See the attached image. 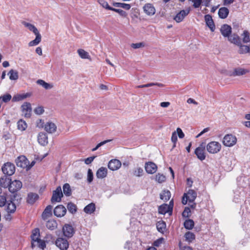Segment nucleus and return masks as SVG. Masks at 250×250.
Returning <instances> with one entry per match:
<instances>
[{"label":"nucleus","instance_id":"nucleus-39","mask_svg":"<svg viewBox=\"0 0 250 250\" xmlns=\"http://www.w3.org/2000/svg\"><path fill=\"white\" fill-rule=\"evenodd\" d=\"M11 80H17L19 78L18 72L17 70L11 69L8 73Z\"/></svg>","mask_w":250,"mask_h":250},{"label":"nucleus","instance_id":"nucleus-43","mask_svg":"<svg viewBox=\"0 0 250 250\" xmlns=\"http://www.w3.org/2000/svg\"><path fill=\"white\" fill-rule=\"evenodd\" d=\"M242 36L243 37L242 40L244 43H247L250 42V34L247 30L244 31L242 34Z\"/></svg>","mask_w":250,"mask_h":250},{"label":"nucleus","instance_id":"nucleus-4","mask_svg":"<svg viewBox=\"0 0 250 250\" xmlns=\"http://www.w3.org/2000/svg\"><path fill=\"white\" fill-rule=\"evenodd\" d=\"M236 142V137L230 134L226 135L223 138V143L226 146H232L235 145Z\"/></svg>","mask_w":250,"mask_h":250},{"label":"nucleus","instance_id":"nucleus-60","mask_svg":"<svg viewBox=\"0 0 250 250\" xmlns=\"http://www.w3.org/2000/svg\"><path fill=\"white\" fill-rule=\"evenodd\" d=\"M171 141L174 144V146H175V144L177 141V134L175 131L173 132L172 134L171 138Z\"/></svg>","mask_w":250,"mask_h":250},{"label":"nucleus","instance_id":"nucleus-59","mask_svg":"<svg viewBox=\"0 0 250 250\" xmlns=\"http://www.w3.org/2000/svg\"><path fill=\"white\" fill-rule=\"evenodd\" d=\"M99 2L104 8L106 9H108V7H110L108 3L104 0H99Z\"/></svg>","mask_w":250,"mask_h":250},{"label":"nucleus","instance_id":"nucleus-35","mask_svg":"<svg viewBox=\"0 0 250 250\" xmlns=\"http://www.w3.org/2000/svg\"><path fill=\"white\" fill-rule=\"evenodd\" d=\"M95 210V205L94 203H90L84 208V211L88 214H91Z\"/></svg>","mask_w":250,"mask_h":250},{"label":"nucleus","instance_id":"nucleus-36","mask_svg":"<svg viewBox=\"0 0 250 250\" xmlns=\"http://www.w3.org/2000/svg\"><path fill=\"white\" fill-rule=\"evenodd\" d=\"M156 227L160 232L163 233L166 229V225L163 221H160L157 223Z\"/></svg>","mask_w":250,"mask_h":250},{"label":"nucleus","instance_id":"nucleus-46","mask_svg":"<svg viewBox=\"0 0 250 250\" xmlns=\"http://www.w3.org/2000/svg\"><path fill=\"white\" fill-rule=\"evenodd\" d=\"M18 128L21 131L25 130L27 128V124L26 122L22 120H20L17 123Z\"/></svg>","mask_w":250,"mask_h":250},{"label":"nucleus","instance_id":"nucleus-25","mask_svg":"<svg viewBox=\"0 0 250 250\" xmlns=\"http://www.w3.org/2000/svg\"><path fill=\"white\" fill-rule=\"evenodd\" d=\"M218 14L220 18L225 19L228 16L229 14V10L226 7H221L219 9Z\"/></svg>","mask_w":250,"mask_h":250},{"label":"nucleus","instance_id":"nucleus-16","mask_svg":"<svg viewBox=\"0 0 250 250\" xmlns=\"http://www.w3.org/2000/svg\"><path fill=\"white\" fill-rule=\"evenodd\" d=\"M121 162L117 159L110 160L108 164V168L112 170H116L121 166Z\"/></svg>","mask_w":250,"mask_h":250},{"label":"nucleus","instance_id":"nucleus-51","mask_svg":"<svg viewBox=\"0 0 250 250\" xmlns=\"http://www.w3.org/2000/svg\"><path fill=\"white\" fill-rule=\"evenodd\" d=\"M155 179L158 182L161 183L165 181L166 177L163 174L158 173L156 175Z\"/></svg>","mask_w":250,"mask_h":250},{"label":"nucleus","instance_id":"nucleus-23","mask_svg":"<svg viewBox=\"0 0 250 250\" xmlns=\"http://www.w3.org/2000/svg\"><path fill=\"white\" fill-rule=\"evenodd\" d=\"M57 126L52 122H47L44 125V129L49 133H53L56 130Z\"/></svg>","mask_w":250,"mask_h":250},{"label":"nucleus","instance_id":"nucleus-55","mask_svg":"<svg viewBox=\"0 0 250 250\" xmlns=\"http://www.w3.org/2000/svg\"><path fill=\"white\" fill-rule=\"evenodd\" d=\"M145 44L143 42H139L136 43H132L131 46L134 49L140 48L144 47Z\"/></svg>","mask_w":250,"mask_h":250},{"label":"nucleus","instance_id":"nucleus-54","mask_svg":"<svg viewBox=\"0 0 250 250\" xmlns=\"http://www.w3.org/2000/svg\"><path fill=\"white\" fill-rule=\"evenodd\" d=\"M93 174L91 169H88L87 172V181L91 183L93 181Z\"/></svg>","mask_w":250,"mask_h":250},{"label":"nucleus","instance_id":"nucleus-1","mask_svg":"<svg viewBox=\"0 0 250 250\" xmlns=\"http://www.w3.org/2000/svg\"><path fill=\"white\" fill-rule=\"evenodd\" d=\"M15 197V195H14L13 197H9L4 193L0 195V207L5 206V210L7 212L14 213L16 209V206L13 203Z\"/></svg>","mask_w":250,"mask_h":250},{"label":"nucleus","instance_id":"nucleus-44","mask_svg":"<svg viewBox=\"0 0 250 250\" xmlns=\"http://www.w3.org/2000/svg\"><path fill=\"white\" fill-rule=\"evenodd\" d=\"M154 85H157V86H158L159 87H163L164 86L163 84H162L161 83H147V84H142V85H138L137 86V87H138V88H145V87H148L152 86H154Z\"/></svg>","mask_w":250,"mask_h":250},{"label":"nucleus","instance_id":"nucleus-12","mask_svg":"<svg viewBox=\"0 0 250 250\" xmlns=\"http://www.w3.org/2000/svg\"><path fill=\"white\" fill-rule=\"evenodd\" d=\"M63 235L67 237L71 238L74 233V229L73 227L69 224H65L62 228Z\"/></svg>","mask_w":250,"mask_h":250},{"label":"nucleus","instance_id":"nucleus-2","mask_svg":"<svg viewBox=\"0 0 250 250\" xmlns=\"http://www.w3.org/2000/svg\"><path fill=\"white\" fill-rule=\"evenodd\" d=\"M196 197V192L193 189H189L187 193H184L182 198V203L186 205L187 204L188 201L189 203H193Z\"/></svg>","mask_w":250,"mask_h":250},{"label":"nucleus","instance_id":"nucleus-57","mask_svg":"<svg viewBox=\"0 0 250 250\" xmlns=\"http://www.w3.org/2000/svg\"><path fill=\"white\" fill-rule=\"evenodd\" d=\"M34 112L38 115H41L44 112V109L42 106H38L34 109Z\"/></svg>","mask_w":250,"mask_h":250},{"label":"nucleus","instance_id":"nucleus-19","mask_svg":"<svg viewBox=\"0 0 250 250\" xmlns=\"http://www.w3.org/2000/svg\"><path fill=\"white\" fill-rule=\"evenodd\" d=\"M220 32L225 37H229L231 33V27L228 24H223L221 28Z\"/></svg>","mask_w":250,"mask_h":250},{"label":"nucleus","instance_id":"nucleus-5","mask_svg":"<svg viewBox=\"0 0 250 250\" xmlns=\"http://www.w3.org/2000/svg\"><path fill=\"white\" fill-rule=\"evenodd\" d=\"M205 147L206 143L203 142L200 144V146L197 147L195 150V154L197 158L201 161L205 160L206 158L205 153Z\"/></svg>","mask_w":250,"mask_h":250},{"label":"nucleus","instance_id":"nucleus-7","mask_svg":"<svg viewBox=\"0 0 250 250\" xmlns=\"http://www.w3.org/2000/svg\"><path fill=\"white\" fill-rule=\"evenodd\" d=\"M63 196L62 188L60 186L57 188L56 190L53 191V195L51 198V202H60L62 197Z\"/></svg>","mask_w":250,"mask_h":250},{"label":"nucleus","instance_id":"nucleus-3","mask_svg":"<svg viewBox=\"0 0 250 250\" xmlns=\"http://www.w3.org/2000/svg\"><path fill=\"white\" fill-rule=\"evenodd\" d=\"M207 151L210 154H215L221 149V145L218 142L212 141L206 146Z\"/></svg>","mask_w":250,"mask_h":250},{"label":"nucleus","instance_id":"nucleus-49","mask_svg":"<svg viewBox=\"0 0 250 250\" xmlns=\"http://www.w3.org/2000/svg\"><path fill=\"white\" fill-rule=\"evenodd\" d=\"M11 98L12 97L9 94L4 95L3 96L0 97V103H7L11 99Z\"/></svg>","mask_w":250,"mask_h":250},{"label":"nucleus","instance_id":"nucleus-53","mask_svg":"<svg viewBox=\"0 0 250 250\" xmlns=\"http://www.w3.org/2000/svg\"><path fill=\"white\" fill-rule=\"evenodd\" d=\"M190 214V209L189 208L186 207L182 213V216L184 217H188Z\"/></svg>","mask_w":250,"mask_h":250},{"label":"nucleus","instance_id":"nucleus-31","mask_svg":"<svg viewBox=\"0 0 250 250\" xmlns=\"http://www.w3.org/2000/svg\"><path fill=\"white\" fill-rule=\"evenodd\" d=\"M21 23L25 27L28 28L30 31L33 32L34 34H37V33H39L38 29L33 24L25 21H22Z\"/></svg>","mask_w":250,"mask_h":250},{"label":"nucleus","instance_id":"nucleus-47","mask_svg":"<svg viewBox=\"0 0 250 250\" xmlns=\"http://www.w3.org/2000/svg\"><path fill=\"white\" fill-rule=\"evenodd\" d=\"M67 208L68 211L71 213H75L77 211L76 206L71 202L67 204Z\"/></svg>","mask_w":250,"mask_h":250},{"label":"nucleus","instance_id":"nucleus-61","mask_svg":"<svg viewBox=\"0 0 250 250\" xmlns=\"http://www.w3.org/2000/svg\"><path fill=\"white\" fill-rule=\"evenodd\" d=\"M177 132L178 134V135L180 138H183L185 136L184 133L183 132L182 129L178 127L177 128Z\"/></svg>","mask_w":250,"mask_h":250},{"label":"nucleus","instance_id":"nucleus-24","mask_svg":"<svg viewBox=\"0 0 250 250\" xmlns=\"http://www.w3.org/2000/svg\"><path fill=\"white\" fill-rule=\"evenodd\" d=\"M228 40L232 43H233L236 45H238L240 44L241 42V39L239 36L235 34H233V35L229 36L228 37Z\"/></svg>","mask_w":250,"mask_h":250},{"label":"nucleus","instance_id":"nucleus-45","mask_svg":"<svg viewBox=\"0 0 250 250\" xmlns=\"http://www.w3.org/2000/svg\"><path fill=\"white\" fill-rule=\"evenodd\" d=\"M184 227L186 229H191L194 225V221L191 219H188L184 222Z\"/></svg>","mask_w":250,"mask_h":250},{"label":"nucleus","instance_id":"nucleus-8","mask_svg":"<svg viewBox=\"0 0 250 250\" xmlns=\"http://www.w3.org/2000/svg\"><path fill=\"white\" fill-rule=\"evenodd\" d=\"M22 187V183L20 181L14 180L10 182L8 186L9 190L12 193H14L20 190Z\"/></svg>","mask_w":250,"mask_h":250},{"label":"nucleus","instance_id":"nucleus-40","mask_svg":"<svg viewBox=\"0 0 250 250\" xmlns=\"http://www.w3.org/2000/svg\"><path fill=\"white\" fill-rule=\"evenodd\" d=\"M11 181L10 179L7 178L6 177H1L0 178V185L2 187L6 188L8 187Z\"/></svg>","mask_w":250,"mask_h":250},{"label":"nucleus","instance_id":"nucleus-34","mask_svg":"<svg viewBox=\"0 0 250 250\" xmlns=\"http://www.w3.org/2000/svg\"><path fill=\"white\" fill-rule=\"evenodd\" d=\"M37 83L38 84L42 85L45 89H50L53 87V85L52 84L47 83L42 80H37Z\"/></svg>","mask_w":250,"mask_h":250},{"label":"nucleus","instance_id":"nucleus-63","mask_svg":"<svg viewBox=\"0 0 250 250\" xmlns=\"http://www.w3.org/2000/svg\"><path fill=\"white\" fill-rule=\"evenodd\" d=\"M209 130V127H207V128H204L199 134H198L197 136H196V138H198L200 136H201V135H202L204 133H206V132H207Z\"/></svg>","mask_w":250,"mask_h":250},{"label":"nucleus","instance_id":"nucleus-48","mask_svg":"<svg viewBox=\"0 0 250 250\" xmlns=\"http://www.w3.org/2000/svg\"><path fill=\"white\" fill-rule=\"evenodd\" d=\"M185 237L187 241L190 242L195 239V236L193 233L188 231L185 234Z\"/></svg>","mask_w":250,"mask_h":250},{"label":"nucleus","instance_id":"nucleus-33","mask_svg":"<svg viewBox=\"0 0 250 250\" xmlns=\"http://www.w3.org/2000/svg\"><path fill=\"white\" fill-rule=\"evenodd\" d=\"M160 196L161 199L167 201L170 199L171 193L169 190H164L160 193Z\"/></svg>","mask_w":250,"mask_h":250},{"label":"nucleus","instance_id":"nucleus-21","mask_svg":"<svg viewBox=\"0 0 250 250\" xmlns=\"http://www.w3.org/2000/svg\"><path fill=\"white\" fill-rule=\"evenodd\" d=\"M172 201H170V205L164 204L159 207L158 212L162 214H165L166 213L168 212L169 211H171L172 208L170 207V205Z\"/></svg>","mask_w":250,"mask_h":250},{"label":"nucleus","instance_id":"nucleus-26","mask_svg":"<svg viewBox=\"0 0 250 250\" xmlns=\"http://www.w3.org/2000/svg\"><path fill=\"white\" fill-rule=\"evenodd\" d=\"M107 169L104 167H100L96 172V176L98 178L103 179L107 176Z\"/></svg>","mask_w":250,"mask_h":250},{"label":"nucleus","instance_id":"nucleus-18","mask_svg":"<svg viewBox=\"0 0 250 250\" xmlns=\"http://www.w3.org/2000/svg\"><path fill=\"white\" fill-rule=\"evenodd\" d=\"M144 12L147 15L152 16L155 13V9L151 3H146L143 7Z\"/></svg>","mask_w":250,"mask_h":250},{"label":"nucleus","instance_id":"nucleus-20","mask_svg":"<svg viewBox=\"0 0 250 250\" xmlns=\"http://www.w3.org/2000/svg\"><path fill=\"white\" fill-rule=\"evenodd\" d=\"M205 20L207 25L209 28L212 32H213L215 30V27L212 17L210 15H206L205 16Z\"/></svg>","mask_w":250,"mask_h":250},{"label":"nucleus","instance_id":"nucleus-58","mask_svg":"<svg viewBox=\"0 0 250 250\" xmlns=\"http://www.w3.org/2000/svg\"><path fill=\"white\" fill-rule=\"evenodd\" d=\"M164 241V239L163 238L158 239L154 242L153 245L155 247H159L163 243Z\"/></svg>","mask_w":250,"mask_h":250},{"label":"nucleus","instance_id":"nucleus-64","mask_svg":"<svg viewBox=\"0 0 250 250\" xmlns=\"http://www.w3.org/2000/svg\"><path fill=\"white\" fill-rule=\"evenodd\" d=\"M234 0H223V5L227 6L232 4Z\"/></svg>","mask_w":250,"mask_h":250},{"label":"nucleus","instance_id":"nucleus-32","mask_svg":"<svg viewBox=\"0 0 250 250\" xmlns=\"http://www.w3.org/2000/svg\"><path fill=\"white\" fill-rule=\"evenodd\" d=\"M238 46L239 47L238 52L240 54H244L250 52V47L248 45H243L242 42H241L240 44Z\"/></svg>","mask_w":250,"mask_h":250},{"label":"nucleus","instance_id":"nucleus-10","mask_svg":"<svg viewBox=\"0 0 250 250\" xmlns=\"http://www.w3.org/2000/svg\"><path fill=\"white\" fill-rule=\"evenodd\" d=\"M17 166L21 168H26L28 167L29 161L23 155L19 156L15 160Z\"/></svg>","mask_w":250,"mask_h":250},{"label":"nucleus","instance_id":"nucleus-13","mask_svg":"<svg viewBox=\"0 0 250 250\" xmlns=\"http://www.w3.org/2000/svg\"><path fill=\"white\" fill-rule=\"evenodd\" d=\"M145 168L147 173L153 174L157 171V166L153 162H148L146 163Z\"/></svg>","mask_w":250,"mask_h":250},{"label":"nucleus","instance_id":"nucleus-56","mask_svg":"<svg viewBox=\"0 0 250 250\" xmlns=\"http://www.w3.org/2000/svg\"><path fill=\"white\" fill-rule=\"evenodd\" d=\"M111 141V140H105L103 142H102L100 143H99L95 147L93 148L92 150L93 151H96L97 149H98V148H99L100 146H103L106 143L109 142Z\"/></svg>","mask_w":250,"mask_h":250},{"label":"nucleus","instance_id":"nucleus-37","mask_svg":"<svg viewBox=\"0 0 250 250\" xmlns=\"http://www.w3.org/2000/svg\"><path fill=\"white\" fill-rule=\"evenodd\" d=\"M46 226L48 229L54 230L57 227V223L54 220H50L46 222Z\"/></svg>","mask_w":250,"mask_h":250},{"label":"nucleus","instance_id":"nucleus-29","mask_svg":"<svg viewBox=\"0 0 250 250\" xmlns=\"http://www.w3.org/2000/svg\"><path fill=\"white\" fill-rule=\"evenodd\" d=\"M249 71L247 69L238 67L234 69L233 72H232V75L234 76H242L243 75L246 74V73H248Z\"/></svg>","mask_w":250,"mask_h":250},{"label":"nucleus","instance_id":"nucleus-27","mask_svg":"<svg viewBox=\"0 0 250 250\" xmlns=\"http://www.w3.org/2000/svg\"><path fill=\"white\" fill-rule=\"evenodd\" d=\"M39 197L37 194L30 192L28 194L27 202L30 204H33L38 199Z\"/></svg>","mask_w":250,"mask_h":250},{"label":"nucleus","instance_id":"nucleus-28","mask_svg":"<svg viewBox=\"0 0 250 250\" xmlns=\"http://www.w3.org/2000/svg\"><path fill=\"white\" fill-rule=\"evenodd\" d=\"M35 39L28 43L29 46H36L39 44L42 40V36L40 33H37Z\"/></svg>","mask_w":250,"mask_h":250},{"label":"nucleus","instance_id":"nucleus-42","mask_svg":"<svg viewBox=\"0 0 250 250\" xmlns=\"http://www.w3.org/2000/svg\"><path fill=\"white\" fill-rule=\"evenodd\" d=\"M113 5L115 7H121L126 10H129L131 7L129 4L120 2H114Z\"/></svg>","mask_w":250,"mask_h":250},{"label":"nucleus","instance_id":"nucleus-22","mask_svg":"<svg viewBox=\"0 0 250 250\" xmlns=\"http://www.w3.org/2000/svg\"><path fill=\"white\" fill-rule=\"evenodd\" d=\"M38 141L42 146H45L48 144V138L46 134L40 133L38 136Z\"/></svg>","mask_w":250,"mask_h":250},{"label":"nucleus","instance_id":"nucleus-9","mask_svg":"<svg viewBox=\"0 0 250 250\" xmlns=\"http://www.w3.org/2000/svg\"><path fill=\"white\" fill-rule=\"evenodd\" d=\"M55 244L61 250H67L69 246L67 240L63 238H57Z\"/></svg>","mask_w":250,"mask_h":250},{"label":"nucleus","instance_id":"nucleus-62","mask_svg":"<svg viewBox=\"0 0 250 250\" xmlns=\"http://www.w3.org/2000/svg\"><path fill=\"white\" fill-rule=\"evenodd\" d=\"M95 156L90 157L85 159L84 162L86 165H89L91 163V162L95 159Z\"/></svg>","mask_w":250,"mask_h":250},{"label":"nucleus","instance_id":"nucleus-41","mask_svg":"<svg viewBox=\"0 0 250 250\" xmlns=\"http://www.w3.org/2000/svg\"><path fill=\"white\" fill-rule=\"evenodd\" d=\"M63 191L66 196H69L71 195V189L69 184L66 183L63 186Z\"/></svg>","mask_w":250,"mask_h":250},{"label":"nucleus","instance_id":"nucleus-17","mask_svg":"<svg viewBox=\"0 0 250 250\" xmlns=\"http://www.w3.org/2000/svg\"><path fill=\"white\" fill-rule=\"evenodd\" d=\"M40 230L39 229L36 228L34 229L32 231V234L31 236L32 239L31 247L34 249L36 247V242L38 241L40 238Z\"/></svg>","mask_w":250,"mask_h":250},{"label":"nucleus","instance_id":"nucleus-15","mask_svg":"<svg viewBox=\"0 0 250 250\" xmlns=\"http://www.w3.org/2000/svg\"><path fill=\"white\" fill-rule=\"evenodd\" d=\"M22 112L24 116L26 118H29L31 113V106L29 103H24L21 106Z\"/></svg>","mask_w":250,"mask_h":250},{"label":"nucleus","instance_id":"nucleus-30","mask_svg":"<svg viewBox=\"0 0 250 250\" xmlns=\"http://www.w3.org/2000/svg\"><path fill=\"white\" fill-rule=\"evenodd\" d=\"M52 206L51 205H48L46 207L42 214V217L43 219H46L52 215Z\"/></svg>","mask_w":250,"mask_h":250},{"label":"nucleus","instance_id":"nucleus-6","mask_svg":"<svg viewBox=\"0 0 250 250\" xmlns=\"http://www.w3.org/2000/svg\"><path fill=\"white\" fill-rule=\"evenodd\" d=\"M3 173L7 175H13L15 171V167L13 164L7 162L2 167Z\"/></svg>","mask_w":250,"mask_h":250},{"label":"nucleus","instance_id":"nucleus-11","mask_svg":"<svg viewBox=\"0 0 250 250\" xmlns=\"http://www.w3.org/2000/svg\"><path fill=\"white\" fill-rule=\"evenodd\" d=\"M190 11V8H188L186 10L180 11L174 18V20L177 22H180L189 13Z\"/></svg>","mask_w":250,"mask_h":250},{"label":"nucleus","instance_id":"nucleus-52","mask_svg":"<svg viewBox=\"0 0 250 250\" xmlns=\"http://www.w3.org/2000/svg\"><path fill=\"white\" fill-rule=\"evenodd\" d=\"M144 170L142 168L138 167L134 172V175L137 177H140L143 175Z\"/></svg>","mask_w":250,"mask_h":250},{"label":"nucleus","instance_id":"nucleus-14","mask_svg":"<svg viewBox=\"0 0 250 250\" xmlns=\"http://www.w3.org/2000/svg\"><path fill=\"white\" fill-rule=\"evenodd\" d=\"M66 212L65 208L62 205H58L54 209V214L58 217L63 216Z\"/></svg>","mask_w":250,"mask_h":250},{"label":"nucleus","instance_id":"nucleus-50","mask_svg":"<svg viewBox=\"0 0 250 250\" xmlns=\"http://www.w3.org/2000/svg\"><path fill=\"white\" fill-rule=\"evenodd\" d=\"M37 246L39 248L43 250L46 247V244L43 240L41 239H39L36 242V246Z\"/></svg>","mask_w":250,"mask_h":250},{"label":"nucleus","instance_id":"nucleus-38","mask_svg":"<svg viewBox=\"0 0 250 250\" xmlns=\"http://www.w3.org/2000/svg\"><path fill=\"white\" fill-rule=\"evenodd\" d=\"M77 52L79 56L82 59H89L90 58V56L89 55L88 53L83 49H79L77 50Z\"/></svg>","mask_w":250,"mask_h":250}]
</instances>
